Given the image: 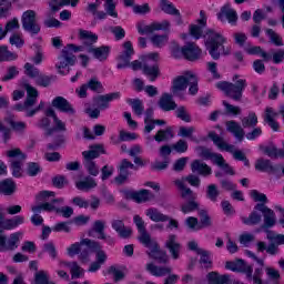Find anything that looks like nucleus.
<instances>
[{
  "mask_svg": "<svg viewBox=\"0 0 284 284\" xmlns=\"http://www.w3.org/2000/svg\"><path fill=\"white\" fill-rule=\"evenodd\" d=\"M74 52H89L93 54L94 59H98V61H105L108 57H110V47H77V44H67L62 51L61 54L58 58V63L55 64V68H58V71L60 74H68L70 72V65H74L77 63V55H74Z\"/></svg>",
  "mask_w": 284,
  "mask_h": 284,
  "instance_id": "1",
  "label": "nucleus"
},
{
  "mask_svg": "<svg viewBox=\"0 0 284 284\" xmlns=\"http://www.w3.org/2000/svg\"><path fill=\"white\" fill-rule=\"evenodd\" d=\"M227 38L223 33L214 30H209L205 34V47L212 59L219 60L221 54L227 55L232 52V47L225 45Z\"/></svg>",
  "mask_w": 284,
  "mask_h": 284,
  "instance_id": "2",
  "label": "nucleus"
},
{
  "mask_svg": "<svg viewBox=\"0 0 284 284\" xmlns=\"http://www.w3.org/2000/svg\"><path fill=\"white\" fill-rule=\"evenodd\" d=\"M23 88L27 91V99L23 104H16L13 110L26 112L27 116H34V114L41 112V110L45 108V103L40 101L39 105L32 109L37 104V99H39V91L29 83H24Z\"/></svg>",
  "mask_w": 284,
  "mask_h": 284,
  "instance_id": "3",
  "label": "nucleus"
},
{
  "mask_svg": "<svg viewBox=\"0 0 284 284\" xmlns=\"http://www.w3.org/2000/svg\"><path fill=\"white\" fill-rule=\"evenodd\" d=\"M233 81H235V83L225 81L217 82L215 88L225 93L226 97H230V99H233V101H241V98L243 97V90H245L247 84L245 83V80L240 79L239 75H235Z\"/></svg>",
  "mask_w": 284,
  "mask_h": 284,
  "instance_id": "4",
  "label": "nucleus"
},
{
  "mask_svg": "<svg viewBox=\"0 0 284 284\" xmlns=\"http://www.w3.org/2000/svg\"><path fill=\"white\" fill-rule=\"evenodd\" d=\"M38 203L40 205H34L31 207L34 214H41V212H57V203H63V199H54V192L42 191L37 195Z\"/></svg>",
  "mask_w": 284,
  "mask_h": 284,
  "instance_id": "5",
  "label": "nucleus"
},
{
  "mask_svg": "<svg viewBox=\"0 0 284 284\" xmlns=\"http://www.w3.org/2000/svg\"><path fill=\"white\" fill-rule=\"evenodd\" d=\"M183 180H175L174 185L178 187L182 199L189 201L181 205V212L183 214H190L199 210V202H196V193L192 192V189L183 185Z\"/></svg>",
  "mask_w": 284,
  "mask_h": 284,
  "instance_id": "6",
  "label": "nucleus"
},
{
  "mask_svg": "<svg viewBox=\"0 0 284 284\" xmlns=\"http://www.w3.org/2000/svg\"><path fill=\"white\" fill-rule=\"evenodd\" d=\"M81 243L82 245L87 246V251H83L80 254V260L82 263H88V261H90V252H94L95 261L98 263H101L103 265V263L108 261V255L105 254V251L101 250V244L90 239H83L81 240Z\"/></svg>",
  "mask_w": 284,
  "mask_h": 284,
  "instance_id": "7",
  "label": "nucleus"
},
{
  "mask_svg": "<svg viewBox=\"0 0 284 284\" xmlns=\"http://www.w3.org/2000/svg\"><path fill=\"white\" fill-rule=\"evenodd\" d=\"M159 53L153 52L143 57L142 72L148 77L149 81L154 82L161 77V70L159 69Z\"/></svg>",
  "mask_w": 284,
  "mask_h": 284,
  "instance_id": "8",
  "label": "nucleus"
},
{
  "mask_svg": "<svg viewBox=\"0 0 284 284\" xmlns=\"http://www.w3.org/2000/svg\"><path fill=\"white\" fill-rule=\"evenodd\" d=\"M209 136L211 140H213V143H215V145L219 146L220 150L231 152L236 161H244V165H250V160L245 158V153H243V151L235 150L234 145L227 144V142L223 141V138L219 136L214 132L209 133Z\"/></svg>",
  "mask_w": 284,
  "mask_h": 284,
  "instance_id": "9",
  "label": "nucleus"
},
{
  "mask_svg": "<svg viewBox=\"0 0 284 284\" xmlns=\"http://www.w3.org/2000/svg\"><path fill=\"white\" fill-rule=\"evenodd\" d=\"M265 274H266L267 281L263 280V266L255 268L254 274L252 276L253 284L280 283L281 273L278 272V270L272 266H267L265 267Z\"/></svg>",
  "mask_w": 284,
  "mask_h": 284,
  "instance_id": "10",
  "label": "nucleus"
},
{
  "mask_svg": "<svg viewBox=\"0 0 284 284\" xmlns=\"http://www.w3.org/2000/svg\"><path fill=\"white\" fill-rule=\"evenodd\" d=\"M21 22L23 30L31 34H39V32H41V27L37 23V12H34V10L23 12Z\"/></svg>",
  "mask_w": 284,
  "mask_h": 284,
  "instance_id": "11",
  "label": "nucleus"
},
{
  "mask_svg": "<svg viewBox=\"0 0 284 284\" xmlns=\"http://www.w3.org/2000/svg\"><path fill=\"white\" fill-rule=\"evenodd\" d=\"M180 53L189 61H196L201 58V49L192 42L186 43L182 49L175 48L172 51L173 57L179 58Z\"/></svg>",
  "mask_w": 284,
  "mask_h": 284,
  "instance_id": "12",
  "label": "nucleus"
},
{
  "mask_svg": "<svg viewBox=\"0 0 284 284\" xmlns=\"http://www.w3.org/2000/svg\"><path fill=\"white\" fill-rule=\"evenodd\" d=\"M197 24H191L189 28V32L187 33H183L181 34V39H183L184 41H187V39H190V37H193V39H201V37H203V28H205V26H207V17H205V11H201L200 12V19L197 20Z\"/></svg>",
  "mask_w": 284,
  "mask_h": 284,
  "instance_id": "13",
  "label": "nucleus"
},
{
  "mask_svg": "<svg viewBox=\"0 0 284 284\" xmlns=\"http://www.w3.org/2000/svg\"><path fill=\"white\" fill-rule=\"evenodd\" d=\"M142 245L150 250L149 256L151 258H154V261H158V263H169L170 257L168 256V253L159 247V243H156V240L151 237L148 244L142 243Z\"/></svg>",
  "mask_w": 284,
  "mask_h": 284,
  "instance_id": "14",
  "label": "nucleus"
},
{
  "mask_svg": "<svg viewBox=\"0 0 284 284\" xmlns=\"http://www.w3.org/2000/svg\"><path fill=\"white\" fill-rule=\"evenodd\" d=\"M139 34H152V32H156L159 30H169L170 21L163 20L162 22H152L151 24H146L144 21L138 22L136 24Z\"/></svg>",
  "mask_w": 284,
  "mask_h": 284,
  "instance_id": "15",
  "label": "nucleus"
},
{
  "mask_svg": "<svg viewBox=\"0 0 284 284\" xmlns=\"http://www.w3.org/2000/svg\"><path fill=\"white\" fill-rule=\"evenodd\" d=\"M217 19L222 21V23L229 21L231 26H236V21H239V14L236 13V10H234L230 4H225L217 13Z\"/></svg>",
  "mask_w": 284,
  "mask_h": 284,
  "instance_id": "16",
  "label": "nucleus"
},
{
  "mask_svg": "<svg viewBox=\"0 0 284 284\" xmlns=\"http://www.w3.org/2000/svg\"><path fill=\"white\" fill-rule=\"evenodd\" d=\"M125 199H131V201H135V203H146V201H152L154 199V194L148 190L141 191H124Z\"/></svg>",
  "mask_w": 284,
  "mask_h": 284,
  "instance_id": "17",
  "label": "nucleus"
},
{
  "mask_svg": "<svg viewBox=\"0 0 284 284\" xmlns=\"http://www.w3.org/2000/svg\"><path fill=\"white\" fill-rule=\"evenodd\" d=\"M165 247H168L173 261H179V258H181L182 246L181 243H179L176 235H169L165 242Z\"/></svg>",
  "mask_w": 284,
  "mask_h": 284,
  "instance_id": "18",
  "label": "nucleus"
},
{
  "mask_svg": "<svg viewBox=\"0 0 284 284\" xmlns=\"http://www.w3.org/2000/svg\"><path fill=\"white\" fill-rule=\"evenodd\" d=\"M132 54H134V48L132 47V42L126 41L123 43V51L119 57L118 68H128L130 65V61L132 59Z\"/></svg>",
  "mask_w": 284,
  "mask_h": 284,
  "instance_id": "19",
  "label": "nucleus"
},
{
  "mask_svg": "<svg viewBox=\"0 0 284 284\" xmlns=\"http://www.w3.org/2000/svg\"><path fill=\"white\" fill-rule=\"evenodd\" d=\"M52 106L60 112H64V114H68L69 116H74V114H77V110H74V106H72V104L63 97H57L55 99H53Z\"/></svg>",
  "mask_w": 284,
  "mask_h": 284,
  "instance_id": "20",
  "label": "nucleus"
},
{
  "mask_svg": "<svg viewBox=\"0 0 284 284\" xmlns=\"http://www.w3.org/2000/svg\"><path fill=\"white\" fill-rule=\"evenodd\" d=\"M121 99L120 92H113L104 95H99L95 98L94 103L98 105L99 110H108L112 101H119Z\"/></svg>",
  "mask_w": 284,
  "mask_h": 284,
  "instance_id": "21",
  "label": "nucleus"
},
{
  "mask_svg": "<svg viewBox=\"0 0 284 284\" xmlns=\"http://www.w3.org/2000/svg\"><path fill=\"white\" fill-rule=\"evenodd\" d=\"M133 223L138 227V232H139L138 239L140 243L149 244L152 236H150V233H148V231L145 230V221H143V217H141L140 215H134Z\"/></svg>",
  "mask_w": 284,
  "mask_h": 284,
  "instance_id": "22",
  "label": "nucleus"
},
{
  "mask_svg": "<svg viewBox=\"0 0 284 284\" xmlns=\"http://www.w3.org/2000/svg\"><path fill=\"white\" fill-rule=\"evenodd\" d=\"M190 83V79L187 78V72L183 75H180L173 80V84L171 87V92L174 97H179L181 92L187 90V84Z\"/></svg>",
  "mask_w": 284,
  "mask_h": 284,
  "instance_id": "23",
  "label": "nucleus"
},
{
  "mask_svg": "<svg viewBox=\"0 0 284 284\" xmlns=\"http://www.w3.org/2000/svg\"><path fill=\"white\" fill-rule=\"evenodd\" d=\"M130 170H136V166H134L132 162L125 159L122 160L120 163V174L115 178V183H118V185H122V183L128 181V176H130Z\"/></svg>",
  "mask_w": 284,
  "mask_h": 284,
  "instance_id": "24",
  "label": "nucleus"
},
{
  "mask_svg": "<svg viewBox=\"0 0 284 284\" xmlns=\"http://www.w3.org/2000/svg\"><path fill=\"white\" fill-rule=\"evenodd\" d=\"M78 39L83 44L82 47L88 49V48H92V45H94V43L99 41V36H97L92 31L80 29Z\"/></svg>",
  "mask_w": 284,
  "mask_h": 284,
  "instance_id": "25",
  "label": "nucleus"
},
{
  "mask_svg": "<svg viewBox=\"0 0 284 284\" xmlns=\"http://www.w3.org/2000/svg\"><path fill=\"white\" fill-rule=\"evenodd\" d=\"M226 270H231V272H244L247 276H252L253 268L247 265L243 260H236L233 262H226Z\"/></svg>",
  "mask_w": 284,
  "mask_h": 284,
  "instance_id": "26",
  "label": "nucleus"
},
{
  "mask_svg": "<svg viewBox=\"0 0 284 284\" xmlns=\"http://www.w3.org/2000/svg\"><path fill=\"white\" fill-rule=\"evenodd\" d=\"M255 210L264 214V224L266 227H274V225H276V215L274 214V211H272V209H268L263 204H257L255 206Z\"/></svg>",
  "mask_w": 284,
  "mask_h": 284,
  "instance_id": "27",
  "label": "nucleus"
},
{
  "mask_svg": "<svg viewBox=\"0 0 284 284\" xmlns=\"http://www.w3.org/2000/svg\"><path fill=\"white\" fill-rule=\"evenodd\" d=\"M158 105L163 112H172V110H176V102L170 93H163L158 101Z\"/></svg>",
  "mask_w": 284,
  "mask_h": 284,
  "instance_id": "28",
  "label": "nucleus"
},
{
  "mask_svg": "<svg viewBox=\"0 0 284 284\" xmlns=\"http://www.w3.org/2000/svg\"><path fill=\"white\" fill-rule=\"evenodd\" d=\"M144 214L150 219V221H153V223H166V221H170V216L163 214L156 207L146 209Z\"/></svg>",
  "mask_w": 284,
  "mask_h": 284,
  "instance_id": "29",
  "label": "nucleus"
},
{
  "mask_svg": "<svg viewBox=\"0 0 284 284\" xmlns=\"http://www.w3.org/2000/svg\"><path fill=\"white\" fill-rule=\"evenodd\" d=\"M278 116V112L274 110L272 106H267L264 113V121L274 130V132H278L280 124L276 122V118Z\"/></svg>",
  "mask_w": 284,
  "mask_h": 284,
  "instance_id": "30",
  "label": "nucleus"
},
{
  "mask_svg": "<svg viewBox=\"0 0 284 284\" xmlns=\"http://www.w3.org/2000/svg\"><path fill=\"white\" fill-rule=\"evenodd\" d=\"M4 121H6V123H8V125H10L12 131L17 132L18 134H23V132H26V130H28V123L17 120V118H14V115H8L4 119Z\"/></svg>",
  "mask_w": 284,
  "mask_h": 284,
  "instance_id": "31",
  "label": "nucleus"
},
{
  "mask_svg": "<svg viewBox=\"0 0 284 284\" xmlns=\"http://www.w3.org/2000/svg\"><path fill=\"white\" fill-rule=\"evenodd\" d=\"M191 170L201 176H210L212 174V168L201 160H194L191 163Z\"/></svg>",
  "mask_w": 284,
  "mask_h": 284,
  "instance_id": "32",
  "label": "nucleus"
},
{
  "mask_svg": "<svg viewBox=\"0 0 284 284\" xmlns=\"http://www.w3.org/2000/svg\"><path fill=\"white\" fill-rule=\"evenodd\" d=\"M146 270L152 276H156L159 278L168 276V274H172V268L170 266H156L154 263L146 264Z\"/></svg>",
  "mask_w": 284,
  "mask_h": 284,
  "instance_id": "33",
  "label": "nucleus"
},
{
  "mask_svg": "<svg viewBox=\"0 0 284 284\" xmlns=\"http://www.w3.org/2000/svg\"><path fill=\"white\" fill-rule=\"evenodd\" d=\"M21 236H23V234L21 232H17V233H12L7 242L4 239V242L2 244V247L0 248V252L17 250V247H19L18 244H19V239H21Z\"/></svg>",
  "mask_w": 284,
  "mask_h": 284,
  "instance_id": "34",
  "label": "nucleus"
},
{
  "mask_svg": "<svg viewBox=\"0 0 284 284\" xmlns=\"http://www.w3.org/2000/svg\"><path fill=\"white\" fill-rule=\"evenodd\" d=\"M160 8L162 12H165V14H171L173 17H178V23H181V12L174 4L168 0H161L160 1Z\"/></svg>",
  "mask_w": 284,
  "mask_h": 284,
  "instance_id": "35",
  "label": "nucleus"
},
{
  "mask_svg": "<svg viewBox=\"0 0 284 284\" xmlns=\"http://www.w3.org/2000/svg\"><path fill=\"white\" fill-rule=\"evenodd\" d=\"M4 154L11 164L23 163L26 161V153L21 152V149H10Z\"/></svg>",
  "mask_w": 284,
  "mask_h": 284,
  "instance_id": "36",
  "label": "nucleus"
},
{
  "mask_svg": "<svg viewBox=\"0 0 284 284\" xmlns=\"http://www.w3.org/2000/svg\"><path fill=\"white\" fill-rule=\"evenodd\" d=\"M226 130L237 139V141H243L245 136V131H243V128L241 124L236 123L235 121H229L226 122Z\"/></svg>",
  "mask_w": 284,
  "mask_h": 284,
  "instance_id": "37",
  "label": "nucleus"
},
{
  "mask_svg": "<svg viewBox=\"0 0 284 284\" xmlns=\"http://www.w3.org/2000/svg\"><path fill=\"white\" fill-rule=\"evenodd\" d=\"M226 130L237 139V141H243L245 136V131H243V128L241 124L236 123L235 121H229L226 122Z\"/></svg>",
  "mask_w": 284,
  "mask_h": 284,
  "instance_id": "38",
  "label": "nucleus"
},
{
  "mask_svg": "<svg viewBox=\"0 0 284 284\" xmlns=\"http://www.w3.org/2000/svg\"><path fill=\"white\" fill-rule=\"evenodd\" d=\"M210 284H232L230 275H221L217 272H211L206 275Z\"/></svg>",
  "mask_w": 284,
  "mask_h": 284,
  "instance_id": "39",
  "label": "nucleus"
},
{
  "mask_svg": "<svg viewBox=\"0 0 284 284\" xmlns=\"http://www.w3.org/2000/svg\"><path fill=\"white\" fill-rule=\"evenodd\" d=\"M78 3H79V0H51L49 2V6L52 12H59V10H61V8L65 6H71L72 8H77Z\"/></svg>",
  "mask_w": 284,
  "mask_h": 284,
  "instance_id": "40",
  "label": "nucleus"
},
{
  "mask_svg": "<svg viewBox=\"0 0 284 284\" xmlns=\"http://www.w3.org/2000/svg\"><path fill=\"white\" fill-rule=\"evenodd\" d=\"M75 187L82 192H90V190H94V187H97V181L93 178L88 176L78 181L75 183Z\"/></svg>",
  "mask_w": 284,
  "mask_h": 284,
  "instance_id": "41",
  "label": "nucleus"
},
{
  "mask_svg": "<svg viewBox=\"0 0 284 284\" xmlns=\"http://www.w3.org/2000/svg\"><path fill=\"white\" fill-rule=\"evenodd\" d=\"M101 154H103V146L101 145L90 146V150L82 152L84 161H94V159H99Z\"/></svg>",
  "mask_w": 284,
  "mask_h": 284,
  "instance_id": "42",
  "label": "nucleus"
},
{
  "mask_svg": "<svg viewBox=\"0 0 284 284\" xmlns=\"http://www.w3.org/2000/svg\"><path fill=\"white\" fill-rule=\"evenodd\" d=\"M19 28H21V26L19 24V19L17 18L8 21L4 30L3 27L0 24V40L6 39V34H8V32H12V30H19Z\"/></svg>",
  "mask_w": 284,
  "mask_h": 284,
  "instance_id": "43",
  "label": "nucleus"
},
{
  "mask_svg": "<svg viewBox=\"0 0 284 284\" xmlns=\"http://www.w3.org/2000/svg\"><path fill=\"white\" fill-rule=\"evenodd\" d=\"M1 193L6 196H10L14 194L17 191V184L11 179H6L2 182H0Z\"/></svg>",
  "mask_w": 284,
  "mask_h": 284,
  "instance_id": "44",
  "label": "nucleus"
},
{
  "mask_svg": "<svg viewBox=\"0 0 284 284\" xmlns=\"http://www.w3.org/2000/svg\"><path fill=\"white\" fill-rule=\"evenodd\" d=\"M240 219L244 225H258L263 219V215H261V213L257 211H253L248 216L242 215Z\"/></svg>",
  "mask_w": 284,
  "mask_h": 284,
  "instance_id": "45",
  "label": "nucleus"
},
{
  "mask_svg": "<svg viewBox=\"0 0 284 284\" xmlns=\"http://www.w3.org/2000/svg\"><path fill=\"white\" fill-rule=\"evenodd\" d=\"M244 50L247 52V54H260L264 61H272V54L263 51L261 47L247 44L244 47Z\"/></svg>",
  "mask_w": 284,
  "mask_h": 284,
  "instance_id": "46",
  "label": "nucleus"
},
{
  "mask_svg": "<svg viewBox=\"0 0 284 284\" xmlns=\"http://www.w3.org/2000/svg\"><path fill=\"white\" fill-rule=\"evenodd\" d=\"M187 79H189L187 85H190L189 93L192 94V95L197 94V92H199V78L196 77V74L194 72L187 71Z\"/></svg>",
  "mask_w": 284,
  "mask_h": 284,
  "instance_id": "47",
  "label": "nucleus"
},
{
  "mask_svg": "<svg viewBox=\"0 0 284 284\" xmlns=\"http://www.w3.org/2000/svg\"><path fill=\"white\" fill-rule=\"evenodd\" d=\"M264 154H267L271 159H278L284 156V149H276L274 144H270L264 148Z\"/></svg>",
  "mask_w": 284,
  "mask_h": 284,
  "instance_id": "48",
  "label": "nucleus"
},
{
  "mask_svg": "<svg viewBox=\"0 0 284 284\" xmlns=\"http://www.w3.org/2000/svg\"><path fill=\"white\" fill-rule=\"evenodd\" d=\"M220 194H221V191H219V186H216V184L207 185L206 199H209V201H212V203H216V201H219Z\"/></svg>",
  "mask_w": 284,
  "mask_h": 284,
  "instance_id": "49",
  "label": "nucleus"
},
{
  "mask_svg": "<svg viewBox=\"0 0 284 284\" xmlns=\"http://www.w3.org/2000/svg\"><path fill=\"white\" fill-rule=\"evenodd\" d=\"M255 169H257L260 172H274V166H272V162L263 158L256 160Z\"/></svg>",
  "mask_w": 284,
  "mask_h": 284,
  "instance_id": "50",
  "label": "nucleus"
},
{
  "mask_svg": "<svg viewBox=\"0 0 284 284\" xmlns=\"http://www.w3.org/2000/svg\"><path fill=\"white\" fill-rule=\"evenodd\" d=\"M197 152H199L200 156H202V159H210L211 161H213V163H216V159H219V156H221V154L214 153V152H212V150L204 148V146L197 148Z\"/></svg>",
  "mask_w": 284,
  "mask_h": 284,
  "instance_id": "51",
  "label": "nucleus"
},
{
  "mask_svg": "<svg viewBox=\"0 0 284 284\" xmlns=\"http://www.w3.org/2000/svg\"><path fill=\"white\" fill-rule=\"evenodd\" d=\"M242 125L243 128H256V125H258V116H256V113L251 112L247 116L243 118Z\"/></svg>",
  "mask_w": 284,
  "mask_h": 284,
  "instance_id": "52",
  "label": "nucleus"
},
{
  "mask_svg": "<svg viewBox=\"0 0 284 284\" xmlns=\"http://www.w3.org/2000/svg\"><path fill=\"white\" fill-rule=\"evenodd\" d=\"M173 136H174V134L172 133V129L166 128L165 130L158 131V133L154 135V140L158 143H161L163 141H168V140L172 139Z\"/></svg>",
  "mask_w": 284,
  "mask_h": 284,
  "instance_id": "53",
  "label": "nucleus"
},
{
  "mask_svg": "<svg viewBox=\"0 0 284 284\" xmlns=\"http://www.w3.org/2000/svg\"><path fill=\"white\" fill-rule=\"evenodd\" d=\"M184 225L190 230L191 232H199V230H202L201 224L199 223V219L194 216H189L184 220Z\"/></svg>",
  "mask_w": 284,
  "mask_h": 284,
  "instance_id": "54",
  "label": "nucleus"
},
{
  "mask_svg": "<svg viewBox=\"0 0 284 284\" xmlns=\"http://www.w3.org/2000/svg\"><path fill=\"white\" fill-rule=\"evenodd\" d=\"M65 122H63L59 116L53 119V128L48 129L47 134H54V132H65Z\"/></svg>",
  "mask_w": 284,
  "mask_h": 284,
  "instance_id": "55",
  "label": "nucleus"
},
{
  "mask_svg": "<svg viewBox=\"0 0 284 284\" xmlns=\"http://www.w3.org/2000/svg\"><path fill=\"white\" fill-rule=\"evenodd\" d=\"M104 10L109 17L116 19L119 13L116 12V2L114 0H104Z\"/></svg>",
  "mask_w": 284,
  "mask_h": 284,
  "instance_id": "56",
  "label": "nucleus"
},
{
  "mask_svg": "<svg viewBox=\"0 0 284 284\" xmlns=\"http://www.w3.org/2000/svg\"><path fill=\"white\" fill-rule=\"evenodd\" d=\"M215 165H219V168H221L223 172H225V174H230L231 176H234V169H232V166H230V164L225 162V159H223V155H217Z\"/></svg>",
  "mask_w": 284,
  "mask_h": 284,
  "instance_id": "57",
  "label": "nucleus"
},
{
  "mask_svg": "<svg viewBox=\"0 0 284 284\" xmlns=\"http://www.w3.org/2000/svg\"><path fill=\"white\" fill-rule=\"evenodd\" d=\"M105 221L98 220L93 223V232H97L99 234L98 239H101L102 241H105Z\"/></svg>",
  "mask_w": 284,
  "mask_h": 284,
  "instance_id": "58",
  "label": "nucleus"
},
{
  "mask_svg": "<svg viewBox=\"0 0 284 284\" xmlns=\"http://www.w3.org/2000/svg\"><path fill=\"white\" fill-rule=\"evenodd\" d=\"M197 254L201 256L200 263L203 267H212V257L209 251L200 250Z\"/></svg>",
  "mask_w": 284,
  "mask_h": 284,
  "instance_id": "59",
  "label": "nucleus"
},
{
  "mask_svg": "<svg viewBox=\"0 0 284 284\" xmlns=\"http://www.w3.org/2000/svg\"><path fill=\"white\" fill-rule=\"evenodd\" d=\"M17 53L8 50V47H0V61H16Z\"/></svg>",
  "mask_w": 284,
  "mask_h": 284,
  "instance_id": "60",
  "label": "nucleus"
},
{
  "mask_svg": "<svg viewBox=\"0 0 284 284\" xmlns=\"http://www.w3.org/2000/svg\"><path fill=\"white\" fill-rule=\"evenodd\" d=\"M84 168L91 176H99V166L94 160H84Z\"/></svg>",
  "mask_w": 284,
  "mask_h": 284,
  "instance_id": "61",
  "label": "nucleus"
},
{
  "mask_svg": "<svg viewBox=\"0 0 284 284\" xmlns=\"http://www.w3.org/2000/svg\"><path fill=\"white\" fill-rule=\"evenodd\" d=\"M9 43L16 45V48H23V43H26L23 40V34L19 32L12 33L9 38Z\"/></svg>",
  "mask_w": 284,
  "mask_h": 284,
  "instance_id": "62",
  "label": "nucleus"
},
{
  "mask_svg": "<svg viewBox=\"0 0 284 284\" xmlns=\"http://www.w3.org/2000/svg\"><path fill=\"white\" fill-rule=\"evenodd\" d=\"M168 40L169 38L165 34L164 36L156 34L151 38V42L153 43V45H155V48H163L164 45L168 44Z\"/></svg>",
  "mask_w": 284,
  "mask_h": 284,
  "instance_id": "63",
  "label": "nucleus"
},
{
  "mask_svg": "<svg viewBox=\"0 0 284 284\" xmlns=\"http://www.w3.org/2000/svg\"><path fill=\"white\" fill-rule=\"evenodd\" d=\"M87 87L89 90H92V92H103V84H101V81L97 78H92L88 83Z\"/></svg>",
  "mask_w": 284,
  "mask_h": 284,
  "instance_id": "64",
  "label": "nucleus"
}]
</instances>
